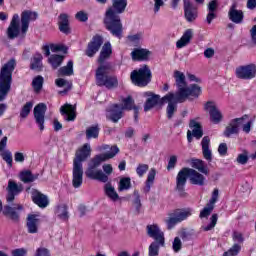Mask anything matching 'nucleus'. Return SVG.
Here are the masks:
<instances>
[{"label":"nucleus","instance_id":"nucleus-1","mask_svg":"<svg viewBox=\"0 0 256 256\" xmlns=\"http://www.w3.org/2000/svg\"><path fill=\"white\" fill-rule=\"evenodd\" d=\"M111 55H113V47L111 46V42H106L102 46L98 56L97 63L99 66L95 71L97 87H105L109 90L119 87V79L115 74H111L113 65H111V62L105 63V61L111 59Z\"/></svg>","mask_w":256,"mask_h":256},{"label":"nucleus","instance_id":"nucleus-2","mask_svg":"<svg viewBox=\"0 0 256 256\" xmlns=\"http://www.w3.org/2000/svg\"><path fill=\"white\" fill-rule=\"evenodd\" d=\"M125 9H127V0H112V5L104 13L103 25L114 37L123 35V22L120 15H123Z\"/></svg>","mask_w":256,"mask_h":256},{"label":"nucleus","instance_id":"nucleus-3","mask_svg":"<svg viewBox=\"0 0 256 256\" xmlns=\"http://www.w3.org/2000/svg\"><path fill=\"white\" fill-rule=\"evenodd\" d=\"M110 149H111V152L98 154L90 160L88 164V168L85 172L86 177H88V179H92L94 181H100L101 183H107V181H109V176L103 173V170L95 171V169L100 167L103 162L109 159H113V157H115L119 153V147L117 145L111 146Z\"/></svg>","mask_w":256,"mask_h":256},{"label":"nucleus","instance_id":"nucleus-4","mask_svg":"<svg viewBox=\"0 0 256 256\" xmlns=\"http://www.w3.org/2000/svg\"><path fill=\"white\" fill-rule=\"evenodd\" d=\"M36 20L37 12H32L31 10L23 11L21 19L19 14H14L6 31L8 39H17L20 33L26 35L27 31H29V23Z\"/></svg>","mask_w":256,"mask_h":256},{"label":"nucleus","instance_id":"nucleus-5","mask_svg":"<svg viewBox=\"0 0 256 256\" xmlns=\"http://www.w3.org/2000/svg\"><path fill=\"white\" fill-rule=\"evenodd\" d=\"M91 157V145L83 144L75 153L73 160L72 185L74 189H79L83 185V161Z\"/></svg>","mask_w":256,"mask_h":256},{"label":"nucleus","instance_id":"nucleus-6","mask_svg":"<svg viewBox=\"0 0 256 256\" xmlns=\"http://www.w3.org/2000/svg\"><path fill=\"white\" fill-rule=\"evenodd\" d=\"M187 179H189L191 185H199V187H203V185H205V176H203V174L193 168L184 167L176 176V191L179 193H183L185 191Z\"/></svg>","mask_w":256,"mask_h":256},{"label":"nucleus","instance_id":"nucleus-7","mask_svg":"<svg viewBox=\"0 0 256 256\" xmlns=\"http://www.w3.org/2000/svg\"><path fill=\"white\" fill-rule=\"evenodd\" d=\"M15 59H10L0 69V103L5 101L11 91L13 83V71H15Z\"/></svg>","mask_w":256,"mask_h":256},{"label":"nucleus","instance_id":"nucleus-8","mask_svg":"<svg viewBox=\"0 0 256 256\" xmlns=\"http://www.w3.org/2000/svg\"><path fill=\"white\" fill-rule=\"evenodd\" d=\"M153 80V73L149 65L144 64L130 73V81L135 87H147Z\"/></svg>","mask_w":256,"mask_h":256},{"label":"nucleus","instance_id":"nucleus-9","mask_svg":"<svg viewBox=\"0 0 256 256\" xmlns=\"http://www.w3.org/2000/svg\"><path fill=\"white\" fill-rule=\"evenodd\" d=\"M203 93V90L197 84H190V86H185L176 92V100L180 103H185L187 99L193 101V99H199Z\"/></svg>","mask_w":256,"mask_h":256},{"label":"nucleus","instance_id":"nucleus-10","mask_svg":"<svg viewBox=\"0 0 256 256\" xmlns=\"http://www.w3.org/2000/svg\"><path fill=\"white\" fill-rule=\"evenodd\" d=\"M168 215L169 217L165 220V223L168 231H171V229H175V226L178 225V223H183V221H186V219L191 217V210L177 208Z\"/></svg>","mask_w":256,"mask_h":256},{"label":"nucleus","instance_id":"nucleus-11","mask_svg":"<svg viewBox=\"0 0 256 256\" xmlns=\"http://www.w3.org/2000/svg\"><path fill=\"white\" fill-rule=\"evenodd\" d=\"M144 97H148L144 103V111L145 113H147L151 111V109H153L154 107H157V105L163 107V105H165V101H170L173 95L166 94L161 98V95L155 94L151 91H147L144 93Z\"/></svg>","mask_w":256,"mask_h":256},{"label":"nucleus","instance_id":"nucleus-12","mask_svg":"<svg viewBox=\"0 0 256 256\" xmlns=\"http://www.w3.org/2000/svg\"><path fill=\"white\" fill-rule=\"evenodd\" d=\"M237 79H243L244 81H251L256 78V65L247 64L236 68Z\"/></svg>","mask_w":256,"mask_h":256},{"label":"nucleus","instance_id":"nucleus-13","mask_svg":"<svg viewBox=\"0 0 256 256\" xmlns=\"http://www.w3.org/2000/svg\"><path fill=\"white\" fill-rule=\"evenodd\" d=\"M246 119H249V115H247V114H244L240 118L232 119L229 122L228 126H226V128L223 132L224 137L229 139V137H231V135H239V127L243 123V121H245Z\"/></svg>","mask_w":256,"mask_h":256},{"label":"nucleus","instance_id":"nucleus-14","mask_svg":"<svg viewBox=\"0 0 256 256\" xmlns=\"http://www.w3.org/2000/svg\"><path fill=\"white\" fill-rule=\"evenodd\" d=\"M102 46L103 36L99 34L94 35L86 47L85 55L90 58L94 55H97V53H99V49H101Z\"/></svg>","mask_w":256,"mask_h":256},{"label":"nucleus","instance_id":"nucleus-15","mask_svg":"<svg viewBox=\"0 0 256 256\" xmlns=\"http://www.w3.org/2000/svg\"><path fill=\"white\" fill-rule=\"evenodd\" d=\"M45 113H47V104L39 103L34 107V119L41 131H45Z\"/></svg>","mask_w":256,"mask_h":256},{"label":"nucleus","instance_id":"nucleus-16","mask_svg":"<svg viewBox=\"0 0 256 256\" xmlns=\"http://www.w3.org/2000/svg\"><path fill=\"white\" fill-rule=\"evenodd\" d=\"M219 201V189L215 188L212 192V196L206 206L200 211L199 217L200 219H205L213 213V209H215V203Z\"/></svg>","mask_w":256,"mask_h":256},{"label":"nucleus","instance_id":"nucleus-17","mask_svg":"<svg viewBox=\"0 0 256 256\" xmlns=\"http://www.w3.org/2000/svg\"><path fill=\"white\" fill-rule=\"evenodd\" d=\"M147 235L154 241H158L162 247H165V233L159 229L157 224L147 225Z\"/></svg>","mask_w":256,"mask_h":256},{"label":"nucleus","instance_id":"nucleus-18","mask_svg":"<svg viewBox=\"0 0 256 256\" xmlns=\"http://www.w3.org/2000/svg\"><path fill=\"white\" fill-rule=\"evenodd\" d=\"M189 127L192 129V133L190 130L187 132L188 143L193 141V137H195V139H201L203 137V126L201 123L197 122L195 119H192L189 122Z\"/></svg>","mask_w":256,"mask_h":256},{"label":"nucleus","instance_id":"nucleus-19","mask_svg":"<svg viewBox=\"0 0 256 256\" xmlns=\"http://www.w3.org/2000/svg\"><path fill=\"white\" fill-rule=\"evenodd\" d=\"M17 211H23V205L18 204L15 207L5 205L2 213L5 217H8V219L13 221L14 223H19L21 215Z\"/></svg>","mask_w":256,"mask_h":256},{"label":"nucleus","instance_id":"nucleus-20","mask_svg":"<svg viewBox=\"0 0 256 256\" xmlns=\"http://www.w3.org/2000/svg\"><path fill=\"white\" fill-rule=\"evenodd\" d=\"M41 225V219L37 214H28L26 217L27 232L31 235L39 233V226Z\"/></svg>","mask_w":256,"mask_h":256},{"label":"nucleus","instance_id":"nucleus-21","mask_svg":"<svg viewBox=\"0 0 256 256\" xmlns=\"http://www.w3.org/2000/svg\"><path fill=\"white\" fill-rule=\"evenodd\" d=\"M123 105H120L122 111H134V121L139 123V107L135 105L133 97L128 96L122 100Z\"/></svg>","mask_w":256,"mask_h":256},{"label":"nucleus","instance_id":"nucleus-22","mask_svg":"<svg viewBox=\"0 0 256 256\" xmlns=\"http://www.w3.org/2000/svg\"><path fill=\"white\" fill-rule=\"evenodd\" d=\"M205 111H209L210 119L212 123H221L223 119V114H221V111L217 109V106H215V102L213 101H208L204 105Z\"/></svg>","mask_w":256,"mask_h":256},{"label":"nucleus","instance_id":"nucleus-23","mask_svg":"<svg viewBox=\"0 0 256 256\" xmlns=\"http://www.w3.org/2000/svg\"><path fill=\"white\" fill-rule=\"evenodd\" d=\"M184 1V17L188 23H193L199 17V12L197 7H195L191 1L183 0Z\"/></svg>","mask_w":256,"mask_h":256},{"label":"nucleus","instance_id":"nucleus-24","mask_svg":"<svg viewBox=\"0 0 256 256\" xmlns=\"http://www.w3.org/2000/svg\"><path fill=\"white\" fill-rule=\"evenodd\" d=\"M7 196L6 200L7 203H13L15 201V196L19 195L23 191V186L20 184H17V182L13 180L8 181V186H7Z\"/></svg>","mask_w":256,"mask_h":256},{"label":"nucleus","instance_id":"nucleus-25","mask_svg":"<svg viewBox=\"0 0 256 256\" xmlns=\"http://www.w3.org/2000/svg\"><path fill=\"white\" fill-rule=\"evenodd\" d=\"M106 119L112 121V123H119L120 119H123V110L121 104H113L107 111Z\"/></svg>","mask_w":256,"mask_h":256},{"label":"nucleus","instance_id":"nucleus-26","mask_svg":"<svg viewBox=\"0 0 256 256\" xmlns=\"http://www.w3.org/2000/svg\"><path fill=\"white\" fill-rule=\"evenodd\" d=\"M167 95H172L170 100L165 101V103H168V106L166 108V117L167 119L171 120L173 119V116L175 115V113H177V103H183V102H179L177 100V92L176 93L169 92Z\"/></svg>","mask_w":256,"mask_h":256},{"label":"nucleus","instance_id":"nucleus-27","mask_svg":"<svg viewBox=\"0 0 256 256\" xmlns=\"http://www.w3.org/2000/svg\"><path fill=\"white\" fill-rule=\"evenodd\" d=\"M32 201L35 205L40 207V209H45L49 207V197L47 195L41 193L39 190H34L32 192Z\"/></svg>","mask_w":256,"mask_h":256},{"label":"nucleus","instance_id":"nucleus-28","mask_svg":"<svg viewBox=\"0 0 256 256\" xmlns=\"http://www.w3.org/2000/svg\"><path fill=\"white\" fill-rule=\"evenodd\" d=\"M132 61H149L151 51L145 48H134L131 52Z\"/></svg>","mask_w":256,"mask_h":256},{"label":"nucleus","instance_id":"nucleus-29","mask_svg":"<svg viewBox=\"0 0 256 256\" xmlns=\"http://www.w3.org/2000/svg\"><path fill=\"white\" fill-rule=\"evenodd\" d=\"M228 17L230 21H232V23H236V25H239L243 23L245 15L243 14V10H237V6L233 4L229 9Z\"/></svg>","mask_w":256,"mask_h":256},{"label":"nucleus","instance_id":"nucleus-30","mask_svg":"<svg viewBox=\"0 0 256 256\" xmlns=\"http://www.w3.org/2000/svg\"><path fill=\"white\" fill-rule=\"evenodd\" d=\"M58 19H59L58 21L59 31L64 35L71 34V26H69V15L65 13H61L58 16Z\"/></svg>","mask_w":256,"mask_h":256},{"label":"nucleus","instance_id":"nucleus-31","mask_svg":"<svg viewBox=\"0 0 256 256\" xmlns=\"http://www.w3.org/2000/svg\"><path fill=\"white\" fill-rule=\"evenodd\" d=\"M31 71H43V55L40 52H36L30 60Z\"/></svg>","mask_w":256,"mask_h":256},{"label":"nucleus","instance_id":"nucleus-32","mask_svg":"<svg viewBox=\"0 0 256 256\" xmlns=\"http://www.w3.org/2000/svg\"><path fill=\"white\" fill-rule=\"evenodd\" d=\"M201 145L204 159L209 162L213 161V153L211 152V149H209V145H211V138H209V136H204L202 138Z\"/></svg>","mask_w":256,"mask_h":256},{"label":"nucleus","instance_id":"nucleus-33","mask_svg":"<svg viewBox=\"0 0 256 256\" xmlns=\"http://www.w3.org/2000/svg\"><path fill=\"white\" fill-rule=\"evenodd\" d=\"M217 9H219V2L217 0H212L208 3V14L206 16L208 25L213 23V19H217Z\"/></svg>","mask_w":256,"mask_h":256},{"label":"nucleus","instance_id":"nucleus-34","mask_svg":"<svg viewBox=\"0 0 256 256\" xmlns=\"http://www.w3.org/2000/svg\"><path fill=\"white\" fill-rule=\"evenodd\" d=\"M190 165L193 169L199 171V173H203V175H209V167L207 163L201 159L192 158Z\"/></svg>","mask_w":256,"mask_h":256},{"label":"nucleus","instance_id":"nucleus-35","mask_svg":"<svg viewBox=\"0 0 256 256\" xmlns=\"http://www.w3.org/2000/svg\"><path fill=\"white\" fill-rule=\"evenodd\" d=\"M191 39H193V30L187 29L182 37L176 42L177 49H183V47H187L189 43H191Z\"/></svg>","mask_w":256,"mask_h":256},{"label":"nucleus","instance_id":"nucleus-36","mask_svg":"<svg viewBox=\"0 0 256 256\" xmlns=\"http://www.w3.org/2000/svg\"><path fill=\"white\" fill-rule=\"evenodd\" d=\"M61 115H66V121H75L77 119V114L75 113V108L71 104H65L60 108Z\"/></svg>","mask_w":256,"mask_h":256},{"label":"nucleus","instance_id":"nucleus-37","mask_svg":"<svg viewBox=\"0 0 256 256\" xmlns=\"http://www.w3.org/2000/svg\"><path fill=\"white\" fill-rule=\"evenodd\" d=\"M55 85L57 87H65L64 90L59 91V95H66V93H69V91L73 89V82H69L63 78H57L55 80Z\"/></svg>","mask_w":256,"mask_h":256},{"label":"nucleus","instance_id":"nucleus-38","mask_svg":"<svg viewBox=\"0 0 256 256\" xmlns=\"http://www.w3.org/2000/svg\"><path fill=\"white\" fill-rule=\"evenodd\" d=\"M39 179V174H33L31 170H24L20 172V180L22 183H33Z\"/></svg>","mask_w":256,"mask_h":256},{"label":"nucleus","instance_id":"nucleus-39","mask_svg":"<svg viewBox=\"0 0 256 256\" xmlns=\"http://www.w3.org/2000/svg\"><path fill=\"white\" fill-rule=\"evenodd\" d=\"M174 79L178 91L185 89L187 86V81L185 80V74L179 70L174 71Z\"/></svg>","mask_w":256,"mask_h":256},{"label":"nucleus","instance_id":"nucleus-40","mask_svg":"<svg viewBox=\"0 0 256 256\" xmlns=\"http://www.w3.org/2000/svg\"><path fill=\"white\" fill-rule=\"evenodd\" d=\"M104 192L106 197L111 199V201H119V194L117 191H115V187H113L111 182H108L104 185Z\"/></svg>","mask_w":256,"mask_h":256},{"label":"nucleus","instance_id":"nucleus-41","mask_svg":"<svg viewBox=\"0 0 256 256\" xmlns=\"http://www.w3.org/2000/svg\"><path fill=\"white\" fill-rule=\"evenodd\" d=\"M57 217L61 221H69V206L67 204H62L57 207L56 210Z\"/></svg>","mask_w":256,"mask_h":256},{"label":"nucleus","instance_id":"nucleus-42","mask_svg":"<svg viewBox=\"0 0 256 256\" xmlns=\"http://www.w3.org/2000/svg\"><path fill=\"white\" fill-rule=\"evenodd\" d=\"M156 175L157 170H155V168H151L148 173L147 180L145 182L144 193H149V191H151V186L153 185V183H155Z\"/></svg>","mask_w":256,"mask_h":256},{"label":"nucleus","instance_id":"nucleus-43","mask_svg":"<svg viewBox=\"0 0 256 256\" xmlns=\"http://www.w3.org/2000/svg\"><path fill=\"white\" fill-rule=\"evenodd\" d=\"M58 75L61 77H71L73 75V60H69L66 66L60 67Z\"/></svg>","mask_w":256,"mask_h":256},{"label":"nucleus","instance_id":"nucleus-44","mask_svg":"<svg viewBox=\"0 0 256 256\" xmlns=\"http://www.w3.org/2000/svg\"><path fill=\"white\" fill-rule=\"evenodd\" d=\"M99 124L90 126L86 129V139H97L99 137Z\"/></svg>","mask_w":256,"mask_h":256},{"label":"nucleus","instance_id":"nucleus-45","mask_svg":"<svg viewBox=\"0 0 256 256\" xmlns=\"http://www.w3.org/2000/svg\"><path fill=\"white\" fill-rule=\"evenodd\" d=\"M43 83H45V79L43 76L38 75L32 80V88L36 93H41V89H43Z\"/></svg>","mask_w":256,"mask_h":256},{"label":"nucleus","instance_id":"nucleus-46","mask_svg":"<svg viewBox=\"0 0 256 256\" xmlns=\"http://www.w3.org/2000/svg\"><path fill=\"white\" fill-rule=\"evenodd\" d=\"M33 109V101L26 102L20 110V118L27 119Z\"/></svg>","mask_w":256,"mask_h":256},{"label":"nucleus","instance_id":"nucleus-47","mask_svg":"<svg viewBox=\"0 0 256 256\" xmlns=\"http://www.w3.org/2000/svg\"><path fill=\"white\" fill-rule=\"evenodd\" d=\"M163 247L159 241L154 240L148 248V256H159V249Z\"/></svg>","mask_w":256,"mask_h":256},{"label":"nucleus","instance_id":"nucleus-48","mask_svg":"<svg viewBox=\"0 0 256 256\" xmlns=\"http://www.w3.org/2000/svg\"><path fill=\"white\" fill-rule=\"evenodd\" d=\"M65 57L59 55V54H54L49 58V63L50 65L54 68L57 69L61 67V63H63V60Z\"/></svg>","mask_w":256,"mask_h":256},{"label":"nucleus","instance_id":"nucleus-49","mask_svg":"<svg viewBox=\"0 0 256 256\" xmlns=\"http://www.w3.org/2000/svg\"><path fill=\"white\" fill-rule=\"evenodd\" d=\"M131 189V178L122 177L118 183V191H129Z\"/></svg>","mask_w":256,"mask_h":256},{"label":"nucleus","instance_id":"nucleus-50","mask_svg":"<svg viewBox=\"0 0 256 256\" xmlns=\"http://www.w3.org/2000/svg\"><path fill=\"white\" fill-rule=\"evenodd\" d=\"M194 233L195 232L193 230L184 228L179 232V237L182 241H191V237H193Z\"/></svg>","mask_w":256,"mask_h":256},{"label":"nucleus","instance_id":"nucleus-51","mask_svg":"<svg viewBox=\"0 0 256 256\" xmlns=\"http://www.w3.org/2000/svg\"><path fill=\"white\" fill-rule=\"evenodd\" d=\"M239 253H241V245L233 244V246L224 252L222 256H237Z\"/></svg>","mask_w":256,"mask_h":256},{"label":"nucleus","instance_id":"nucleus-52","mask_svg":"<svg viewBox=\"0 0 256 256\" xmlns=\"http://www.w3.org/2000/svg\"><path fill=\"white\" fill-rule=\"evenodd\" d=\"M218 219L219 216L217 214H212L210 217V223L207 226L202 227L203 231H212V229H215Z\"/></svg>","mask_w":256,"mask_h":256},{"label":"nucleus","instance_id":"nucleus-53","mask_svg":"<svg viewBox=\"0 0 256 256\" xmlns=\"http://www.w3.org/2000/svg\"><path fill=\"white\" fill-rule=\"evenodd\" d=\"M249 157V152L244 150L243 153L238 154L236 161L239 165H247V163H249Z\"/></svg>","mask_w":256,"mask_h":256},{"label":"nucleus","instance_id":"nucleus-54","mask_svg":"<svg viewBox=\"0 0 256 256\" xmlns=\"http://www.w3.org/2000/svg\"><path fill=\"white\" fill-rule=\"evenodd\" d=\"M1 157L3 161H5L9 168L13 167V154L11 151L6 150L5 152L1 153Z\"/></svg>","mask_w":256,"mask_h":256},{"label":"nucleus","instance_id":"nucleus-55","mask_svg":"<svg viewBox=\"0 0 256 256\" xmlns=\"http://www.w3.org/2000/svg\"><path fill=\"white\" fill-rule=\"evenodd\" d=\"M172 248L174 253H179V251H181V249L183 248V242H181V238L179 237L174 238V241L172 243Z\"/></svg>","mask_w":256,"mask_h":256},{"label":"nucleus","instance_id":"nucleus-56","mask_svg":"<svg viewBox=\"0 0 256 256\" xmlns=\"http://www.w3.org/2000/svg\"><path fill=\"white\" fill-rule=\"evenodd\" d=\"M147 171H149V165L147 164H139L136 168V173L138 177H143V175H145Z\"/></svg>","mask_w":256,"mask_h":256},{"label":"nucleus","instance_id":"nucleus-57","mask_svg":"<svg viewBox=\"0 0 256 256\" xmlns=\"http://www.w3.org/2000/svg\"><path fill=\"white\" fill-rule=\"evenodd\" d=\"M75 18L81 23L89 21V15H87V13H85L84 11L77 12Z\"/></svg>","mask_w":256,"mask_h":256},{"label":"nucleus","instance_id":"nucleus-58","mask_svg":"<svg viewBox=\"0 0 256 256\" xmlns=\"http://www.w3.org/2000/svg\"><path fill=\"white\" fill-rule=\"evenodd\" d=\"M127 39L130 43L137 46V45H139V42L141 41V34L129 35L127 37Z\"/></svg>","mask_w":256,"mask_h":256},{"label":"nucleus","instance_id":"nucleus-59","mask_svg":"<svg viewBox=\"0 0 256 256\" xmlns=\"http://www.w3.org/2000/svg\"><path fill=\"white\" fill-rule=\"evenodd\" d=\"M177 165V156L172 155L168 161L167 170L171 171V169H175Z\"/></svg>","mask_w":256,"mask_h":256},{"label":"nucleus","instance_id":"nucleus-60","mask_svg":"<svg viewBox=\"0 0 256 256\" xmlns=\"http://www.w3.org/2000/svg\"><path fill=\"white\" fill-rule=\"evenodd\" d=\"M35 256H51V252L45 247H40L36 250Z\"/></svg>","mask_w":256,"mask_h":256},{"label":"nucleus","instance_id":"nucleus-61","mask_svg":"<svg viewBox=\"0 0 256 256\" xmlns=\"http://www.w3.org/2000/svg\"><path fill=\"white\" fill-rule=\"evenodd\" d=\"M14 161L16 163H24L25 162V154H23V152H15L14 153Z\"/></svg>","mask_w":256,"mask_h":256},{"label":"nucleus","instance_id":"nucleus-62","mask_svg":"<svg viewBox=\"0 0 256 256\" xmlns=\"http://www.w3.org/2000/svg\"><path fill=\"white\" fill-rule=\"evenodd\" d=\"M27 250L25 248H18L12 251V256H26Z\"/></svg>","mask_w":256,"mask_h":256},{"label":"nucleus","instance_id":"nucleus-63","mask_svg":"<svg viewBox=\"0 0 256 256\" xmlns=\"http://www.w3.org/2000/svg\"><path fill=\"white\" fill-rule=\"evenodd\" d=\"M233 241H237V243H243L245 241V238H243V234H241L240 232H234Z\"/></svg>","mask_w":256,"mask_h":256},{"label":"nucleus","instance_id":"nucleus-64","mask_svg":"<svg viewBox=\"0 0 256 256\" xmlns=\"http://www.w3.org/2000/svg\"><path fill=\"white\" fill-rule=\"evenodd\" d=\"M227 144L226 143H221L218 147V153L219 155H227Z\"/></svg>","mask_w":256,"mask_h":256}]
</instances>
